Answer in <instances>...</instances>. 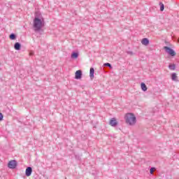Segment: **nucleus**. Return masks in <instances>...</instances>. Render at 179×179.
<instances>
[{"label": "nucleus", "instance_id": "nucleus-1", "mask_svg": "<svg viewBox=\"0 0 179 179\" xmlns=\"http://www.w3.org/2000/svg\"><path fill=\"white\" fill-rule=\"evenodd\" d=\"M45 22H44V18L43 17H38L37 15H35V17L34 19V31H40L41 29L44 27Z\"/></svg>", "mask_w": 179, "mask_h": 179}, {"label": "nucleus", "instance_id": "nucleus-2", "mask_svg": "<svg viewBox=\"0 0 179 179\" xmlns=\"http://www.w3.org/2000/svg\"><path fill=\"white\" fill-rule=\"evenodd\" d=\"M124 120L126 123H127L129 125H135V124H136V117H135L134 114H126L124 116Z\"/></svg>", "mask_w": 179, "mask_h": 179}, {"label": "nucleus", "instance_id": "nucleus-3", "mask_svg": "<svg viewBox=\"0 0 179 179\" xmlns=\"http://www.w3.org/2000/svg\"><path fill=\"white\" fill-rule=\"evenodd\" d=\"M164 50H165L166 52L171 55V57H176V52L174 50L169 48V46H164Z\"/></svg>", "mask_w": 179, "mask_h": 179}, {"label": "nucleus", "instance_id": "nucleus-4", "mask_svg": "<svg viewBox=\"0 0 179 179\" xmlns=\"http://www.w3.org/2000/svg\"><path fill=\"white\" fill-rule=\"evenodd\" d=\"M31 173H33V169H31V167H27L25 171V175L27 176V177H30V176H31Z\"/></svg>", "mask_w": 179, "mask_h": 179}, {"label": "nucleus", "instance_id": "nucleus-5", "mask_svg": "<svg viewBox=\"0 0 179 179\" xmlns=\"http://www.w3.org/2000/svg\"><path fill=\"white\" fill-rule=\"evenodd\" d=\"M8 167H9V169H15L16 161H15V160L10 161L8 163Z\"/></svg>", "mask_w": 179, "mask_h": 179}, {"label": "nucleus", "instance_id": "nucleus-6", "mask_svg": "<svg viewBox=\"0 0 179 179\" xmlns=\"http://www.w3.org/2000/svg\"><path fill=\"white\" fill-rule=\"evenodd\" d=\"M76 79H82V71L80 70H78L76 71Z\"/></svg>", "mask_w": 179, "mask_h": 179}, {"label": "nucleus", "instance_id": "nucleus-7", "mask_svg": "<svg viewBox=\"0 0 179 179\" xmlns=\"http://www.w3.org/2000/svg\"><path fill=\"white\" fill-rule=\"evenodd\" d=\"M118 122H117V120H115V118H112L110 121V124L112 127H117Z\"/></svg>", "mask_w": 179, "mask_h": 179}, {"label": "nucleus", "instance_id": "nucleus-8", "mask_svg": "<svg viewBox=\"0 0 179 179\" xmlns=\"http://www.w3.org/2000/svg\"><path fill=\"white\" fill-rule=\"evenodd\" d=\"M21 47H22V45H20V43L19 42L15 43L14 45V48L17 51H19L20 50Z\"/></svg>", "mask_w": 179, "mask_h": 179}, {"label": "nucleus", "instance_id": "nucleus-9", "mask_svg": "<svg viewBox=\"0 0 179 179\" xmlns=\"http://www.w3.org/2000/svg\"><path fill=\"white\" fill-rule=\"evenodd\" d=\"M90 77L91 79L94 78V69L93 67H92L90 70Z\"/></svg>", "mask_w": 179, "mask_h": 179}, {"label": "nucleus", "instance_id": "nucleus-10", "mask_svg": "<svg viewBox=\"0 0 179 179\" xmlns=\"http://www.w3.org/2000/svg\"><path fill=\"white\" fill-rule=\"evenodd\" d=\"M141 43L143 44V45H149V40L146 38H144L141 41Z\"/></svg>", "mask_w": 179, "mask_h": 179}, {"label": "nucleus", "instance_id": "nucleus-11", "mask_svg": "<svg viewBox=\"0 0 179 179\" xmlns=\"http://www.w3.org/2000/svg\"><path fill=\"white\" fill-rule=\"evenodd\" d=\"M141 90L143 91V92H146V90H148V87H146V84H145L144 83H142L141 84Z\"/></svg>", "mask_w": 179, "mask_h": 179}, {"label": "nucleus", "instance_id": "nucleus-12", "mask_svg": "<svg viewBox=\"0 0 179 179\" xmlns=\"http://www.w3.org/2000/svg\"><path fill=\"white\" fill-rule=\"evenodd\" d=\"M171 79L172 80H177V74L176 73H172L171 75Z\"/></svg>", "mask_w": 179, "mask_h": 179}, {"label": "nucleus", "instance_id": "nucleus-13", "mask_svg": "<svg viewBox=\"0 0 179 179\" xmlns=\"http://www.w3.org/2000/svg\"><path fill=\"white\" fill-rule=\"evenodd\" d=\"M10 40H16V35L15 34H11L9 36Z\"/></svg>", "mask_w": 179, "mask_h": 179}, {"label": "nucleus", "instance_id": "nucleus-14", "mask_svg": "<svg viewBox=\"0 0 179 179\" xmlns=\"http://www.w3.org/2000/svg\"><path fill=\"white\" fill-rule=\"evenodd\" d=\"M78 57H79V55L76 52H73L71 55V58L76 59L78 58Z\"/></svg>", "mask_w": 179, "mask_h": 179}, {"label": "nucleus", "instance_id": "nucleus-15", "mask_svg": "<svg viewBox=\"0 0 179 179\" xmlns=\"http://www.w3.org/2000/svg\"><path fill=\"white\" fill-rule=\"evenodd\" d=\"M159 6L161 12H163L164 10V4H163L162 3H159Z\"/></svg>", "mask_w": 179, "mask_h": 179}, {"label": "nucleus", "instance_id": "nucleus-16", "mask_svg": "<svg viewBox=\"0 0 179 179\" xmlns=\"http://www.w3.org/2000/svg\"><path fill=\"white\" fill-rule=\"evenodd\" d=\"M169 68L171 71H174L176 69V66L174 64H169Z\"/></svg>", "mask_w": 179, "mask_h": 179}, {"label": "nucleus", "instance_id": "nucleus-17", "mask_svg": "<svg viewBox=\"0 0 179 179\" xmlns=\"http://www.w3.org/2000/svg\"><path fill=\"white\" fill-rule=\"evenodd\" d=\"M104 66H108V68H110V69L113 68V66H111V64L110 63H105Z\"/></svg>", "mask_w": 179, "mask_h": 179}, {"label": "nucleus", "instance_id": "nucleus-18", "mask_svg": "<svg viewBox=\"0 0 179 179\" xmlns=\"http://www.w3.org/2000/svg\"><path fill=\"white\" fill-rule=\"evenodd\" d=\"M155 170H156V168H151L150 169V174H153V173L155 172Z\"/></svg>", "mask_w": 179, "mask_h": 179}, {"label": "nucleus", "instance_id": "nucleus-19", "mask_svg": "<svg viewBox=\"0 0 179 179\" xmlns=\"http://www.w3.org/2000/svg\"><path fill=\"white\" fill-rule=\"evenodd\" d=\"M2 120H3V115L0 113V121H2Z\"/></svg>", "mask_w": 179, "mask_h": 179}, {"label": "nucleus", "instance_id": "nucleus-20", "mask_svg": "<svg viewBox=\"0 0 179 179\" xmlns=\"http://www.w3.org/2000/svg\"><path fill=\"white\" fill-rule=\"evenodd\" d=\"M127 54H129V55H134V52L132 51H128Z\"/></svg>", "mask_w": 179, "mask_h": 179}, {"label": "nucleus", "instance_id": "nucleus-21", "mask_svg": "<svg viewBox=\"0 0 179 179\" xmlns=\"http://www.w3.org/2000/svg\"><path fill=\"white\" fill-rule=\"evenodd\" d=\"M29 55H31H31H34V52H29Z\"/></svg>", "mask_w": 179, "mask_h": 179}, {"label": "nucleus", "instance_id": "nucleus-22", "mask_svg": "<svg viewBox=\"0 0 179 179\" xmlns=\"http://www.w3.org/2000/svg\"><path fill=\"white\" fill-rule=\"evenodd\" d=\"M178 42H179V39H178Z\"/></svg>", "mask_w": 179, "mask_h": 179}]
</instances>
